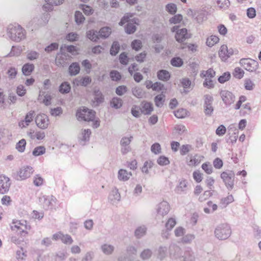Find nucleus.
<instances>
[{"label": "nucleus", "instance_id": "nucleus-1", "mask_svg": "<svg viewBox=\"0 0 261 261\" xmlns=\"http://www.w3.org/2000/svg\"><path fill=\"white\" fill-rule=\"evenodd\" d=\"M30 229V226L28 225L27 222L24 220H14L11 226L12 231L17 233L21 238L26 237Z\"/></svg>", "mask_w": 261, "mask_h": 261}, {"label": "nucleus", "instance_id": "nucleus-2", "mask_svg": "<svg viewBox=\"0 0 261 261\" xmlns=\"http://www.w3.org/2000/svg\"><path fill=\"white\" fill-rule=\"evenodd\" d=\"M8 33L11 39L15 41H19L24 37V30L19 24L10 25Z\"/></svg>", "mask_w": 261, "mask_h": 261}, {"label": "nucleus", "instance_id": "nucleus-3", "mask_svg": "<svg viewBox=\"0 0 261 261\" xmlns=\"http://www.w3.org/2000/svg\"><path fill=\"white\" fill-rule=\"evenodd\" d=\"M95 116V113L94 111L84 107L78 110L76 112V117L79 120L87 121H93Z\"/></svg>", "mask_w": 261, "mask_h": 261}, {"label": "nucleus", "instance_id": "nucleus-4", "mask_svg": "<svg viewBox=\"0 0 261 261\" xmlns=\"http://www.w3.org/2000/svg\"><path fill=\"white\" fill-rule=\"evenodd\" d=\"M132 17V14H127L121 19L119 22V25H122L126 22H128L126 27L125 28V31L127 34L133 33L136 30L135 24L138 23L136 20H134V19H130Z\"/></svg>", "mask_w": 261, "mask_h": 261}, {"label": "nucleus", "instance_id": "nucleus-5", "mask_svg": "<svg viewBox=\"0 0 261 261\" xmlns=\"http://www.w3.org/2000/svg\"><path fill=\"white\" fill-rule=\"evenodd\" d=\"M203 159L204 156L202 155L190 154L186 156L185 162L188 167L193 168L199 165Z\"/></svg>", "mask_w": 261, "mask_h": 261}, {"label": "nucleus", "instance_id": "nucleus-6", "mask_svg": "<svg viewBox=\"0 0 261 261\" xmlns=\"http://www.w3.org/2000/svg\"><path fill=\"white\" fill-rule=\"evenodd\" d=\"M242 66L249 72H255L258 69V62L251 59H242L240 60Z\"/></svg>", "mask_w": 261, "mask_h": 261}, {"label": "nucleus", "instance_id": "nucleus-7", "mask_svg": "<svg viewBox=\"0 0 261 261\" xmlns=\"http://www.w3.org/2000/svg\"><path fill=\"white\" fill-rule=\"evenodd\" d=\"M39 202L43 208L49 209L56 205L57 200L53 196H42L39 198Z\"/></svg>", "mask_w": 261, "mask_h": 261}, {"label": "nucleus", "instance_id": "nucleus-8", "mask_svg": "<svg viewBox=\"0 0 261 261\" xmlns=\"http://www.w3.org/2000/svg\"><path fill=\"white\" fill-rule=\"evenodd\" d=\"M223 179L227 188L232 189L233 187L234 173L232 171H224L221 174Z\"/></svg>", "mask_w": 261, "mask_h": 261}, {"label": "nucleus", "instance_id": "nucleus-9", "mask_svg": "<svg viewBox=\"0 0 261 261\" xmlns=\"http://www.w3.org/2000/svg\"><path fill=\"white\" fill-rule=\"evenodd\" d=\"M231 233V230L228 226H223L217 228L215 230L216 236L220 240L228 238Z\"/></svg>", "mask_w": 261, "mask_h": 261}, {"label": "nucleus", "instance_id": "nucleus-10", "mask_svg": "<svg viewBox=\"0 0 261 261\" xmlns=\"http://www.w3.org/2000/svg\"><path fill=\"white\" fill-rule=\"evenodd\" d=\"M33 173V169L32 167L30 166L22 167L17 173L18 179H25L30 177Z\"/></svg>", "mask_w": 261, "mask_h": 261}, {"label": "nucleus", "instance_id": "nucleus-11", "mask_svg": "<svg viewBox=\"0 0 261 261\" xmlns=\"http://www.w3.org/2000/svg\"><path fill=\"white\" fill-rule=\"evenodd\" d=\"M11 182L9 178L5 176H0V193H7L10 187Z\"/></svg>", "mask_w": 261, "mask_h": 261}, {"label": "nucleus", "instance_id": "nucleus-12", "mask_svg": "<svg viewBox=\"0 0 261 261\" xmlns=\"http://www.w3.org/2000/svg\"><path fill=\"white\" fill-rule=\"evenodd\" d=\"M213 100V97L210 95H205L204 96V111L206 115H211L213 112L214 110L212 105Z\"/></svg>", "mask_w": 261, "mask_h": 261}, {"label": "nucleus", "instance_id": "nucleus-13", "mask_svg": "<svg viewBox=\"0 0 261 261\" xmlns=\"http://www.w3.org/2000/svg\"><path fill=\"white\" fill-rule=\"evenodd\" d=\"M35 121L37 125L42 129L47 128L49 124L48 117L44 114H38L36 118Z\"/></svg>", "mask_w": 261, "mask_h": 261}, {"label": "nucleus", "instance_id": "nucleus-14", "mask_svg": "<svg viewBox=\"0 0 261 261\" xmlns=\"http://www.w3.org/2000/svg\"><path fill=\"white\" fill-rule=\"evenodd\" d=\"M233 54V49L231 48L228 49L227 45H222L220 47L219 51V56L222 60L225 61Z\"/></svg>", "mask_w": 261, "mask_h": 261}, {"label": "nucleus", "instance_id": "nucleus-15", "mask_svg": "<svg viewBox=\"0 0 261 261\" xmlns=\"http://www.w3.org/2000/svg\"><path fill=\"white\" fill-rule=\"evenodd\" d=\"M53 238L55 240H60L63 243L66 244H71L73 242L71 236L68 234H64L61 232H58L54 234Z\"/></svg>", "mask_w": 261, "mask_h": 261}, {"label": "nucleus", "instance_id": "nucleus-16", "mask_svg": "<svg viewBox=\"0 0 261 261\" xmlns=\"http://www.w3.org/2000/svg\"><path fill=\"white\" fill-rule=\"evenodd\" d=\"M221 96L223 101L226 105H230L234 101V95L232 93L228 91L224 90L221 91Z\"/></svg>", "mask_w": 261, "mask_h": 261}, {"label": "nucleus", "instance_id": "nucleus-17", "mask_svg": "<svg viewBox=\"0 0 261 261\" xmlns=\"http://www.w3.org/2000/svg\"><path fill=\"white\" fill-rule=\"evenodd\" d=\"M190 36L191 35L188 34L186 29H182L177 31L175 39L177 41L182 42L186 39L190 38Z\"/></svg>", "mask_w": 261, "mask_h": 261}, {"label": "nucleus", "instance_id": "nucleus-18", "mask_svg": "<svg viewBox=\"0 0 261 261\" xmlns=\"http://www.w3.org/2000/svg\"><path fill=\"white\" fill-rule=\"evenodd\" d=\"M34 113V111H30L28 113L25 117L24 120L19 122V126L21 128H24L28 126L33 119Z\"/></svg>", "mask_w": 261, "mask_h": 261}, {"label": "nucleus", "instance_id": "nucleus-19", "mask_svg": "<svg viewBox=\"0 0 261 261\" xmlns=\"http://www.w3.org/2000/svg\"><path fill=\"white\" fill-rule=\"evenodd\" d=\"M170 209L169 204L166 201H163L159 204L158 212L164 216L168 214Z\"/></svg>", "mask_w": 261, "mask_h": 261}, {"label": "nucleus", "instance_id": "nucleus-20", "mask_svg": "<svg viewBox=\"0 0 261 261\" xmlns=\"http://www.w3.org/2000/svg\"><path fill=\"white\" fill-rule=\"evenodd\" d=\"M153 111V107L151 103L144 101L142 103V107L141 109V113L148 115Z\"/></svg>", "mask_w": 261, "mask_h": 261}, {"label": "nucleus", "instance_id": "nucleus-21", "mask_svg": "<svg viewBox=\"0 0 261 261\" xmlns=\"http://www.w3.org/2000/svg\"><path fill=\"white\" fill-rule=\"evenodd\" d=\"M91 82V79L89 77L87 76L83 78L76 79L74 81L73 83L77 86H86L89 84H90Z\"/></svg>", "mask_w": 261, "mask_h": 261}, {"label": "nucleus", "instance_id": "nucleus-22", "mask_svg": "<svg viewBox=\"0 0 261 261\" xmlns=\"http://www.w3.org/2000/svg\"><path fill=\"white\" fill-rule=\"evenodd\" d=\"M132 176V173L124 169H120L118 171V178L120 180H127Z\"/></svg>", "mask_w": 261, "mask_h": 261}, {"label": "nucleus", "instance_id": "nucleus-23", "mask_svg": "<svg viewBox=\"0 0 261 261\" xmlns=\"http://www.w3.org/2000/svg\"><path fill=\"white\" fill-rule=\"evenodd\" d=\"M216 72L212 68H210L207 70H203L200 73V76L207 80L212 79L215 76Z\"/></svg>", "mask_w": 261, "mask_h": 261}, {"label": "nucleus", "instance_id": "nucleus-24", "mask_svg": "<svg viewBox=\"0 0 261 261\" xmlns=\"http://www.w3.org/2000/svg\"><path fill=\"white\" fill-rule=\"evenodd\" d=\"M220 39L216 35H211L207 38L206 44L209 47H212L219 42Z\"/></svg>", "mask_w": 261, "mask_h": 261}, {"label": "nucleus", "instance_id": "nucleus-25", "mask_svg": "<svg viewBox=\"0 0 261 261\" xmlns=\"http://www.w3.org/2000/svg\"><path fill=\"white\" fill-rule=\"evenodd\" d=\"M28 135L32 139L42 140L45 137V134L39 131H31Z\"/></svg>", "mask_w": 261, "mask_h": 261}, {"label": "nucleus", "instance_id": "nucleus-26", "mask_svg": "<svg viewBox=\"0 0 261 261\" xmlns=\"http://www.w3.org/2000/svg\"><path fill=\"white\" fill-rule=\"evenodd\" d=\"M158 78L162 81H167L170 77V73L165 70H161L158 73Z\"/></svg>", "mask_w": 261, "mask_h": 261}, {"label": "nucleus", "instance_id": "nucleus-27", "mask_svg": "<svg viewBox=\"0 0 261 261\" xmlns=\"http://www.w3.org/2000/svg\"><path fill=\"white\" fill-rule=\"evenodd\" d=\"M111 33V29L109 27L101 28L98 32L100 38H107Z\"/></svg>", "mask_w": 261, "mask_h": 261}, {"label": "nucleus", "instance_id": "nucleus-28", "mask_svg": "<svg viewBox=\"0 0 261 261\" xmlns=\"http://www.w3.org/2000/svg\"><path fill=\"white\" fill-rule=\"evenodd\" d=\"M79 65L76 63H72L69 68V71L71 75H76L80 71Z\"/></svg>", "mask_w": 261, "mask_h": 261}, {"label": "nucleus", "instance_id": "nucleus-29", "mask_svg": "<svg viewBox=\"0 0 261 261\" xmlns=\"http://www.w3.org/2000/svg\"><path fill=\"white\" fill-rule=\"evenodd\" d=\"M234 201L233 197L232 195H229L227 197L221 199L220 203L223 207H226L229 203Z\"/></svg>", "mask_w": 261, "mask_h": 261}, {"label": "nucleus", "instance_id": "nucleus-30", "mask_svg": "<svg viewBox=\"0 0 261 261\" xmlns=\"http://www.w3.org/2000/svg\"><path fill=\"white\" fill-rule=\"evenodd\" d=\"M46 149L45 147L43 146H39L35 147L33 151V155L37 156L42 155L45 153Z\"/></svg>", "mask_w": 261, "mask_h": 261}, {"label": "nucleus", "instance_id": "nucleus-31", "mask_svg": "<svg viewBox=\"0 0 261 261\" xmlns=\"http://www.w3.org/2000/svg\"><path fill=\"white\" fill-rule=\"evenodd\" d=\"M34 68V67L33 64H26L22 67V72L24 75H29L32 73Z\"/></svg>", "mask_w": 261, "mask_h": 261}, {"label": "nucleus", "instance_id": "nucleus-32", "mask_svg": "<svg viewBox=\"0 0 261 261\" xmlns=\"http://www.w3.org/2000/svg\"><path fill=\"white\" fill-rule=\"evenodd\" d=\"M87 37L93 41H96L100 37L99 36V34L93 30L89 31L87 33Z\"/></svg>", "mask_w": 261, "mask_h": 261}, {"label": "nucleus", "instance_id": "nucleus-33", "mask_svg": "<svg viewBox=\"0 0 261 261\" xmlns=\"http://www.w3.org/2000/svg\"><path fill=\"white\" fill-rule=\"evenodd\" d=\"M26 144L25 139H22L20 140L16 145V149L20 152H23L25 149Z\"/></svg>", "mask_w": 261, "mask_h": 261}, {"label": "nucleus", "instance_id": "nucleus-34", "mask_svg": "<svg viewBox=\"0 0 261 261\" xmlns=\"http://www.w3.org/2000/svg\"><path fill=\"white\" fill-rule=\"evenodd\" d=\"M193 177L196 182L199 183L203 179V174L199 171L196 170L193 173Z\"/></svg>", "mask_w": 261, "mask_h": 261}, {"label": "nucleus", "instance_id": "nucleus-35", "mask_svg": "<svg viewBox=\"0 0 261 261\" xmlns=\"http://www.w3.org/2000/svg\"><path fill=\"white\" fill-rule=\"evenodd\" d=\"M255 84L253 82L249 79H245L244 81V87L247 90H252L254 89Z\"/></svg>", "mask_w": 261, "mask_h": 261}, {"label": "nucleus", "instance_id": "nucleus-36", "mask_svg": "<svg viewBox=\"0 0 261 261\" xmlns=\"http://www.w3.org/2000/svg\"><path fill=\"white\" fill-rule=\"evenodd\" d=\"M165 95L160 94L157 95L154 98L155 104L157 107H161L164 102Z\"/></svg>", "mask_w": 261, "mask_h": 261}, {"label": "nucleus", "instance_id": "nucleus-37", "mask_svg": "<svg viewBox=\"0 0 261 261\" xmlns=\"http://www.w3.org/2000/svg\"><path fill=\"white\" fill-rule=\"evenodd\" d=\"M191 149V146L189 144L182 145L180 148V154L184 155L189 153Z\"/></svg>", "mask_w": 261, "mask_h": 261}, {"label": "nucleus", "instance_id": "nucleus-38", "mask_svg": "<svg viewBox=\"0 0 261 261\" xmlns=\"http://www.w3.org/2000/svg\"><path fill=\"white\" fill-rule=\"evenodd\" d=\"M153 165V163L151 161L149 160L146 161L142 168V172L146 173H148L149 169H151Z\"/></svg>", "mask_w": 261, "mask_h": 261}, {"label": "nucleus", "instance_id": "nucleus-39", "mask_svg": "<svg viewBox=\"0 0 261 261\" xmlns=\"http://www.w3.org/2000/svg\"><path fill=\"white\" fill-rule=\"evenodd\" d=\"M174 115L178 118H183L187 115V112L185 109H180L174 112Z\"/></svg>", "mask_w": 261, "mask_h": 261}, {"label": "nucleus", "instance_id": "nucleus-40", "mask_svg": "<svg viewBox=\"0 0 261 261\" xmlns=\"http://www.w3.org/2000/svg\"><path fill=\"white\" fill-rule=\"evenodd\" d=\"M111 105L112 107L118 109L122 106V102L120 98H114L111 102Z\"/></svg>", "mask_w": 261, "mask_h": 261}, {"label": "nucleus", "instance_id": "nucleus-41", "mask_svg": "<svg viewBox=\"0 0 261 261\" xmlns=\"http://www.w3.org/2000/svg\"><path fill=\"white\" fill-rule=\"evenodd\" d=\"M157 162L161 166L167 165L170 163L169 159L164 155L160 156L158 158Z\"/></svg>", "mask_w": 261, "mask_h": 261}, {"label": "nucleus", "instance_id": "nucleus-42", "mask_svg": "<svg viewBox=\"0 0 261 261\" xmlns=\"http://www.w3.org/2000/svg\"><path fill=\"white\" fill-rule=\"evenodd\" d=\"M171 64L175 67H180L183 64V61L179 57L174 58L171 60Z\"/></svg>", "mask_w": 261, "mask_h": 261}, {"label": "nucleus", "instance_id": "nucleus-43", "mask_svg": "<svg viewBox=\"0 0 261 261\" xmlns=\"http://www.w3.org/2000/svg\"><path fill=\"white\" fill-rule=\"evenodd\" d=\"M80 8L83 11L84 13L86 15H89L93 13V9L89 6L81 5Z\"/></svg>", "mask_w": 261, "mask_h": 261}, {"label": "nucleus", "instance_id": "nucleus-44", "mask_svg": "<svg viewBox=\"0 0 261 261\" xmlns=\"http://www.w3.org/2000/svg\"><path fill=\"white\" fill-rule=\"evenodd\" d=\"M244 75V71L240 68H236L233 72V76L238 79H242Z\"/></svg>", "mask_w": 261, "mask_h": 261}, {"label": "nucleus", "instance_id": "nucleus-45", "mask_svg": "<svg viewBox=\"0 0 261 261\" xmlns=\"http://www.w3.org/2000/svg\"><path fill=\"white\" fill-rule=\"evenodd\" d=\"M230 78V74L228 72H224L218 78V81L220 83H224L228 81Z\"/></svg>", "mask_w": 261, "mask_h": 261}, {"label": "nucleus", "instance_id": "nucleus-46", "mask_svg": "<svg viewBox=\"0 0 261 261\" xmlns=\"http://www.w3.org/2000/svg\"><path fill=\"white\" fill-rule=\"evenodd\" d=\"M133 95L137 98H142L143 96L144 92L142 89L136 87L133 89Z\"/></svg>", "mask_w": 261, "mask_h": 261}, {"label": "nucleus", "instance_id": "nucleus-47", "mask_svg": "<svg viewBox=\"0 0 261 261\" xmlns=\"http://www.w3.org/2000/svg\"><path fill=\"white\" fill-rule=\"evenodd\" d=\"M75 20L78 24L81 23L85 20V17L81 12L76 11L75 13Z\"/></svg>", "mask_w": 261, "mask_h": 261}, {"label": "nucleus", "instance_id": "nucleus-48", "mask_svg": "<svg viewBox=\"0 0 261 261\" xmlns=\"http://www.w3.org/2000/svg\"><path fill=\"white\" fill-rule=\"evenodd\" d=\"M70 90V86L66 82L63 83L60 87V91L62 93H68Z\"/></svg>", "mask_w": 261, "mask_h": 261}, {"label": "nucleus", "instance_id": "nucleus-49", "mask_svg": "<svg viewBox=\"0 0 261 261\" xmlns=\"http://www.w3.org/2000/svg\"><path fill=\"white\" fill-rule=\"evenodd\" d=\"M120 46L117 42H114L111 48L110 53L112 55H116L119 51Z\"/></svg>", "mask_w": 261, "mask_h": 261}, {"label": "nucleus", "instance_id": "nucleus-50", "mask_svg": "<svg viewBox=\"0 0 261 261\" xmlns=\"http://www.w3.org/2000/svg\"><path fill=\"white\" fill-rule=\"evenodd\" d=\"M91 133V130L89 129L84 130L82 133L81 139L83 141L89 140Z\"/></svg>", "mask_w": 261, "mask_h": 261}, {"label": "nucleus", "instance_id": "nucleus-51", "mask_svg": "<svg viewBox=\"0 0 261 261\" xmlns=\"http://www.w3.org/2000/svg\"><path fill=\"white\" fill-rule=\"evenodd\" d=\"M182 20V16L181 15L177 14L173 17H172L171 18H170L169 21L170 23L173 24H177L181 21Z\"/></svg>", "mask_w": 261, "mask_h": 261}, {"label": "nucleus", "instance_id": "nucleus-52", "mask_svg": "<svg viewBox=\"0 0 261 261\" xmlns=\"http://www.w3.org/2000/svg\"><path fill=\"white\" fill-rule=\"evenodd\" d=\"M176 224V222L175 220L172 218H170L168 220L166 224V227L167 229L170 230L174 227Z\"/></svg>", "mask_w": 261, "mask_h": 261}, {"label": "nucleus", "instance_id": "nucleus-53", "mask_svg": "<svg viewBox=\"0 0 261 261\" xmlns=\"http://www.w3.org/2000/svg\"><path fill=\"white\" fill-rule=\"evenodd\" d=\"M201 168L208 174H210L213 172V169L210 163H203L202 165Z\"/></svg>", "mask_w": 261, "mask_h": 261}, {"label": "nucleus", "instance_id": "nucleus-54", "mask_svg": "<svg viewBox=\"0 0 261 261\" xmlns=\"http://www.w3.org/2000/svg\"><path fill=\"white\" fill-rule=\"evenodd\" d=\"M166 10L169 13L173 14L177 11L176 6L174 4H169L166 6Z\"/></svg>", "mask_w": 261, "mask_h": 261}, {"label": "nucleus", "instance_id": "nucleus-55", "mask_svg": "<svg viewBox=\"0 0 261 261\" xmlns=\"http://www.w3.org/2000/svg\"><path fill=\"white\" fill-rule=\"evenodd\" d=\"M151 151L155 154H159L161 152V147L159 143H155L151 147Z\"/></svg>", "mask_w": 261, "mask_h": 261}, {"label": "nucleus", "instance_id": "nucleus-56", "mask_svg": "<svg viewBox=\"0 0 261 261\" xmlns=\"http://www.w3.org/2000/svg\"><path fill=\"white\" fill-rule=\"evenodd\" d=\"M110 76L113 81H118L119 80L121 76L119 72L116 71H112L110 73Z\"/></svg>", "mask_w": 261, "mask_h": 261}, {"label": "nucleus", "instance_id": "nucleus-57", "mask_svg": "<svg viewBox=\"0 0 261 261\" xmlns=\"http://www.w3.org/2000/svg\"><path fill=\"white\" fill-rule=\"evenodd\" d=\"M174 130L175 131L176 133L181 134L186 132V128L184 125L179 124L175 126Z\"/></svg>", "mask_w": 261, "mask_h": 261}, {"label": "nucleus", "instance_id": "nucleus-58", "mask_svg": "<svg viewBox=\"0 0 261 261\" xmlns=\"http://www.w3.org/2000/svg\"><path fill=\"white\" fill-rule=\"evenodd\" d=\"M226 129L223 125H220L216 129V133L218 136H221L224 135L226 133Z\"/></svg>", "mask_w": 261, "mask_h": 261}, {"label": "nucleus", "instance_id": "nucleus-59", "mask_svg": "<svg viewBox=\"0 0 261 261\" xmlns=\"http://www.w3.org/2000/svg\"><path fill=\"white\" fill-rule=\"evenodd\" d=\"M7 73L10 79H14L17 75V70L14 67H11L8 70Z\"/></svg>", "mask_w": 261, "mask_h": 261}, {"label": "nucleus", "instance_id": "nucleus-60", "mask_svg": "<svg viewBox=\"0 0 261 261\" xmlns=\"http://www.w3.org/2000/svg\"><path fill=\"white\" fill-rule=\"evenodd\" d=\"M247 15L250 18H253L256 16V11L254 8L251 7L247 10Z\"/></svg>", "mask_w": 261, "mask_h": 261}, {"label": "nucleus", "instance_id": "nucleus-61", "mask_svg": "<svg viewBox=\"0 0 261 261\" xmlns=\"http://www.w3.org/2000/svg\"><path fill=\"white\" fill-rule=\"evenodd\" d=\"M132 48L136 50H139L142 47V43L140 41L135 40L132 43Z\"/></svg>", "mask_w": 261, "mask_h": 261}, {"label": "nucleus", "instance_id": "nucleus-62", "mask_svg": "<svg viewBox=\"0 0 261 261\" xmlns=\"http://www.w3.org/2000/svg\"><path fill=\"white\" fill-rule=\"evenodd\" d=\"M145 232L146 229L144 227H140L136 229L135 235L137 237L140 238L145 234Z\"/></svg>", "mask_w": 261, "mask_h": 261}, {"label": "nucleus", "instance_id": "nucleus-63", "mask_svg": "<svg viewBox=\"0 0 261 261\" xmlns=\"http://www.w3.org/2000/svg\"><path fill=\"white\" fill-rule=\"evenodd\" d=\"M205 182L207 187L210 189H212L213 188L215 179L212 177H208L206 179Z\"/></svg>", "mask_w": 261, "mask_h": 261}, {"label": "nucleus", "instance_id": "nucleus-64", "mask_svg": "<svg viewBox=\"0 0 261 261\" xmlns=\"http://www.w3.org/2000/svg\"><path fill=\"white\" fill-rule=\"evenodd\" d=\"M43 183V179L39 175H37L34 179V184L36 186H40Z\"/></svg>", "mask_w": 261, "mask_h": 261}]
</instances>
